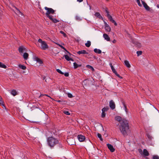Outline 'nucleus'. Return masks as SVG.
<instances>
[{
  "instance_id": "obj_1",
  "label": "nucleus",
  "mask_w": 159,
  "mask_h": 159,
  "mask_svg": "<svg viewBox=\"0 0 159 159\" xmlns=\"http://www.w3.org/2000/svg\"><path fill=\"white\" fill-rule=\"evenodd\" d=\"M116 120L120 122L121 124L120 126V130L124 135H127V131L129 129L128 123L125 119H123L120 116L115 117Z\"/></svg>"
},
{
  "instance_id": "obj_2",
  "label": "nucleus",
  "mask_w": 159,
  "mask_h": 159,
  "mask_svg": "<svg viewBox=\"0 0 159 159\" xmlns=\"http://www.w3.org/2000/svg\"><path fill=\"white\" fill-rule=\"evenodd\" d=\"M47 141L48 145L51 148H53L59 143L58 140L52 137L48 138Z\"/></svg>"
},
{
  "instance_id": "obj_3",
  "label": "nucleus",
  "mask_w": 159,
  "mask_h": 159,
  "mask_svg": "<svg viewBox=\"0 0 159 159\" xmlns=\"http://www.w3.org/2000/svg\"><path fill=\"white\" fill-rule=\"evenodd\" d=\"M44 9L47 11L45 14L46 16L48 18L52 16L50 15V14H54L55 13V11L52 8L46 7H44Z\"/></svg>"
},
{
  "instance_id": "obj_4",
  "label": "nucleus",
  "mask_w": 159,
  "mask_h": 159,
  "mask_svg": "<svg viewBox=\"0 0 159 159\" xmlns=\"http://www.w3.org/2000/svg\"><path fill=\"white\" fill-rule=\"evenodd\" d=\"M103 9L107 13V16L110 21L113 23L115 26H116L117 25V24L116 21L114 20H113L112 17L110 15V13L108 11V8L107 7H105L103 8Z\"/></svg>"
},
{
  "instance_id": "obj_5",
  "label": "nucleus",
  "mask_w": 159,
  "mask_h": 159,
  "mask_svg": "<svg viewBox=\"0 0 159 159\" xmlns=\"http://www.w3.org/2000/svg\"><path fill=\"white\" fill-rule=\"evenodd\" d=\"M38 42L41 43V48L42 49L45 50L46 49L48 48V45L45 42L43 41L40 39H39Z\"/></svg>"
},
{
  "instance_id": "obj_6",
  "label": "nucleus",
  "mask_w": 159,
  "mask_h": 159,
  "mask_svg": "<svg viewBox=\"0 0 159 159\" xmlns=\"http://www.w3.org/2000/svg\"><path fill=\"white\" fill-rule=\"evenodd\" d=\"M131 41L132 43L134 44L137 46L139 47L141 46V43L137 42L135 39L131 38Z\"/></svg>"
},
{
  "instance_id": "obj_7",
  "label": "nucleus",
  "mask_w": 159,
  "mask_h": 159,
  "mask_svg": "<svg viewBox=\"0 0 159 159\" xmlns=\"http://www.w3.org/2000/svg\"><path fill=\"white\" fill-rule=\"evenodd\" d=\"M109 106L110 108L112 109H114L116 107L115 103L112 100L110 101L109 102Z\"/></svg>"
},
{
  "instance_id": "obj_8",
  "label": "nucleus",
  "mask_w": 159,
  "mask_h": 159,
  "mask_svg": "<svg viewBox=\"0 0 159 159\" xmlns=\"http://www.w3.org/2000/svg\"><path fill=\"white\" fill-rule=\"evenodd\" d=\"M77 138L79 140L80 142L84 141L85 139V136L81 134L78 135Z\"/></svg>"
},
{
  "instance_id": "obj_9",
  "label": "nucleus",
  "mask_w": 159,
  "mask_h": 159,
  "mask_svg": "<svg viewBox=\"0 0 159 159\" xmlns=\"http://www.w3.org/2000/svg\"><path fill=\"white\" fill-rule=\"evenodd\" d=\"M143 5V7L147 11H149L150 10V7L147 5V3L143 1H141Z\"/></svg>"
},
{
  "instance_id": "obj_10",
  "label": "nucleus",
  "mask_w": 159,
  "mask_h": 159,
  "mask_svg": "<svg viewBox=\"0 0 159 159\" xmlns=\"http://www.w3.org/2000/svg\"><path fill=\"white\" fill-rule=\"evenodd\" d=\"M107 145L108 148L111 152H113L115 151V149L113 148V146L111 144H107Z\"/></svg>"
},
{
  "instance_id": "obj_11",
  "label": "nucleus",
  "mask_w": 159,
  "mask_h": 159,
  "mask_svg": "<svg viewBox=\"0 0 159 159\" xmlns=\"http://www.w3.org/2000/svg\"><path fill=\"white\" fill-rule=\"evenodd\" d=\"M105 28V30L107 32H110L111 30V28L106 22H104Z\"/></svg>"
},
{
  "instance_id": "obj_12",
  "label": "nucleus",
  "mask_w": 159,
  "mask_h": 159,
  "mask_svg": "<svg viewBox=\"0 0 159 159\" xmlns=\"http://www.w3.org/2000/svg\"><path fill=\"white\" fill-rule=\"evenodd\" d=\"M53 16H52L48 18L49 19L51 20L53 23H57L59 22V20L56 19L55 18H53Z\"/></svg>"
},
{
  "instance_id": "obj_13",
  "label": "nucleus",
  "mask_w": 159,
  "mask_h": 159,
  "mask_svg": "<svg viewBox=\"0 0 159 159\" xmlns=\"http://www.w3.org/2000/svg\"><path fill=\"white\" fill-rule=\"evenodd\" d=\"M103 37L107 41H110V39L108 35L106 34H103Z\"/></svg>"
},
{
  "instance_id": "obj_14",
  "label": "nucleus",
  "mask_w": 159,
  "mask_h": 159,
  "mask_svg": "<svg viewBox=\"0 0 159 159\" xmlns=\"http://www.w3.org/2000/svg\"><path fill=\"white\" fill-rule=\"evenodd\" d=\"M125 65L128 68H130L131 65L128 60H125L124 61Z\"/></svg>"
},
{
  "instance_id": "obj_15",
  "label": "nucleus",
  "mask_w": 159,
  "mask_h": 159,
  "mask_svg": "<svg viewBox=\"0 0 159 159\" xmlns=\"http://www.w3.org/2000/svg\"><path fill=\"white\" fill-rule=\"evenodd\" d=\"M77 53L79 55L81 54H88V53L86 52V51L85 50H82L80 51H79L77 52Z\"/></svg>"
},
{
  "instance_id": "obj_16",
  "label": "nucleus",
  "mask_w": 159,
  "mask_h": 159,
  "mask_svg": "<svg viewBox=\"0 0 159 159\" xmlns=\"http://www.w3.org/2000/svg\"><path fill=\"white\" fill-rule=\"evenodd\" d=\"M25 48L22 47H20L18 49V50L20 53H23L25 50Z\"/></svg>"
},
{
  "instance_id": "obj_17",
  "label": "nucleus",
  "mask_w": 159,
  "mask_h": 159,
  "mask_svg": "<svg viewBox=\"0 0 159 159\" xmlns=\"http://www.w3.org/2000/svg\"><path fill=\"white\" fill-rule=\"evenodd\" d=\"M143 154L145 156H148L149 155V153L146 149L143 150Z\"/></svg>"
},
{
  "instance_id": "obj_18",
  "label": "nucleus",
  "mask_w": 159,
  "mask_h": 159,
  "mask_svg": "<svg viewBox=\"0 0 159 159\" xmlns=\"http://www.w3.org/2000/svg\"><path fill=\"white\" fill-rule=\"evenodd\" d=\"M112 71L113 72V73H114L115 75L117 76L119 78H120V79H122V77L121 76H120V75L119 74H118L117 72L116 71L115 69H113L112 70Z\"/></svg>"
},
{
  "instance_id": "obj_19",
  "label": "nucleus",
  "mask_w": 159,
  "mask_h": 159,
  "mask_svg": "<svg viewBox=\"0 0 159 159\" xmlns=\"http://www.w3.org/2000/svg\"><path fill=\"white\" fill-rule=\"evenodd\" d=\"M10 93L14 96H15L17 94L16 91L14 89L11 90L10 91Z\"/></svg>"
},
{
  "instance_id": "obj_20",
  "label": "nucleus",
  "mask_w": 159,
  "mask_h": 159,
  "mask_svg": "<svg viewBox=\"0 0 159 159\" xmlns=\"http://www.w3.org/2000/svg\"><path fill=\"white\" fill-rule=\"evenodd\" d=\"M94 15L96 16L97 17L100 19H103L102 17L101 16L100 13L99 12H96V13H95Z\"/></svg>"
},
{
  "instance_id": "obj_21",
  "label": "nucleus",
  "mask_w": 159,
  "mask_h": 159,
  "mask_svg": "<svg viewBox=\"0 0 159 159\" xmlns=\"http://www.w3.org/2000/svg\"><path fill=\"white\" fill-rule=\"evenodd\" d=\"M94 51L95 53L98 54H100L102 52V51L100 50L97 48H95L94 49Z\"/></svg>"
},
{
  "instance_id": "obj_22",
  "label": "nucleus",
  "mask_w": 159,
  "mask_h": 159,
  "mask_svg": "<svg viewBox=\"0 0 159 159\" xmlns=\"http://www.w3.org/2000/svg\"><path fill=\"white\" fill-rule=\"evenodd\" d=\"M28 54L26 52H25L23 55V57L25 60H27L28 59Z\"/></svg>"
},
{
  "instance_id": "obj_23",
  "label": "nucleus",
  "mask_w": 159,
  "mask_h": 159,
  "mask_svg": "<svg viewBox=\"0 0 159 159\" xmlns=\"http://www.w3.org/2000/svg\"><path fill=\"white\" fill-rule=\"evenodd\" d=\"M18 66L20 68L23 70H25L26 69V67L25 66L21 64H19Z\"/></svg>"
},
{
  "instance_id": "obj_24",
  "label": "nucleus",
  "mask_w": 159,
  "mask_h": 159,
  "mask_svg": "<svg viewBox=\"0 0 159 159\" xmlns=\"http://www.w3.org/2000/svg\"><path fill=\"white\" fill-rule=\"evenodd\" d=\"M81 66L80 64H78L76 62L74 63V68L75 69Z\"/></svg>"
},
{
  "instance_id": "obj_25",
  "label": "nucleus",
  "mask_w": 159,
  "mask_h": 159,
  "mask_svg": "<svg viewBox=\"0 0 159 159\" xmlns=\"http://www.w3.org/2000/svg\"><path fill=\"white\" fill-rule=\"evenodd\" d=\"M90 81L88 80H85L83 82V84L84 85H87V84H89Z\"/></svg>"
},
{
  "instance_id": "obj_26",
  "label": "nucleus",
  "mask_w": 159,
  "mask_h": 159,
  "mask_svg": "<svg viewBox=\"0 0 159 159\" xmlns=\"http://www.w3.org/2000/svg\"><path fill=\"white\" fill-rule=\"evenodd\" d=\"M0 67L6 69L7 68V66L1 62H0Z\"/></svg>"
},
{
  "instance_id": "obj_27",
  "label": "nucleus",
  "mask_w": 159,
  "mask_h": 159,
  "mask_svg": "<svg viewBox=\"0 0 159 159\" xmlns=\"http://www.w3.org/2000/svg\"><path fill=\"white\" fill-rule=\"evenodd\" d=\"M91 44V42L89 41H88L87 42V43H86L85 44V45L86 47H89L90 46Z\"/></svg>"
},
{
  "instance_id": "obj_28",
  "label": "nucleus",
  "mask_w": 159,
  "mask_h": 159,
  "mask_svg": "<svg viewBox=\"0 0 159 159\" xmlns=\"http://www.w3.org/2000/svg\"><path fill=\"white\" fill-rule=\"evenodd\" d=\"M122 103L123 105V106L124 107V110H125V111L126 112V113H127L128 112V111H127V107H126V105L125 103V102H122Z\"/></svg>"
},
{
  "instance_id": "obj_29",
  "label": "nucleus",
  "mask_w": 159,
  "mask_h": 159,
  "mask_svg": "<svg viewBox=\"0 0 159 159\" xmlns=\"http://www.w3.org/2000/svg\"><path fill=\"white\" fill-rule=\"evenodd\" d=\"M58 145L57 146V148L58 149H60L62 148L63 147V146L62 144L59 143H58Z\"/></svg>"
},
{
  "instance_id": "obj_30",
  "label": "nucleus",
  "mask_w": 159,
  "mask_h": 159,
  "mask_svg": "<svg viewBox=\"0 0 159 159\" xmlns=\"http://www.w3.org/2000/svg\"><path fill=\"white\" fill-rule=\"evenodd\" d=\"M56 44H57L58 45L59 47H60L61 48L63 49L64 50L66 51V52H67L68 53H70L68 52V51L66 50V49L64 47H63L61 45H60V44H58V43H56Z\"/></svg>"
},
{
  "instance_id": "obj_31",
  "label": "nucleus",
  "mask_w": 159,
  "mask_h": 159,
  "mask_svg": "<svg viewBox=\"0 0 159 159\" xmlns=\"http://www.w3.org/2000/svg\"><path fill=\"white\" fill-rule=\"evenodd\" d=\"M109 108L108 107H104L102 109V111L106 112L107 111L108 109Z\"/></svg>"
},
{
  "instance_id": "obj_32",
  "label": "nucleus",
  "mask_w": 159,
  "mask_h": 159,
  "mask_svg": "<svg viewBox=\"0 0 159 159\" xmlns=\"http://www.w3.org/2000/svg\"><path fill=\"white\" fill-rule=\"evenodd\" d=\"M36 61V63H39V65H42L43 64L42 60H35Z\"/></svg>"
},
{
  "instance_id": "obj_33",
  "label": "nucleus",
  "mask_w": 159,
  "mask_h": 159,
  "mask_svg": "<svg viewBox=\"0 0 159 159\" xmlns=\"http://www.w3.org/2000/svg\"><path fill=\"white\" fill-rule=\"evenodd\" d=\"M64 57L66 60H73L72 59L70 58L69 56L67 55H65Z\"/></svg>"
},
{
  "instance_id": "obj_34",
  "label": "nucleus",
  "mask_w": 159,
  "mask_h": 159,
  "mask_svg": "<svg viewBox=\"0 0 159 159\" xmlns=\"http://www.w3.org/2000/svg\"><path fill=\"white\" fill-rule=\"evenodd\" d=\"M97 136L101 141H102V138L101 134L99 133H98L97 134Z\"/></svg>"
},
{
  "instance_id": "obj_35",
  "label": "nucleus",
  "mask_w": 159,
  "mask_h": 159,
  "mask_svg": "<svg viewBox=\"0 0 159 159\" xmlns=\"http://www.w3.org/2000/svg\"><path fill=\"white\" fill-rule=\"evenodd\" d=\"M86 67L87 68H89V69H91L92 70H94L92 66H90L89 65H87Z\"/></svg>"
},
{
  "instance_id": "obj_36",
  "label": "nucleus",
  "mask_w": 159,
  "mask_h": 159,
  "mask_svg": "<svg viewBox=\"0 0 159 159\" xmlns=\"http://www.w3.org/2000/svg\"><path fill=\"white\" fill-rule=\"evenodd\" d=\"M56 70L58 73H59L63 75L64 74V73L59 69H57Z\"/></svg>"
},
{
  "instance_id": "obj_37",
  "label": "nucleus",
  "mask_w": 159,
  "mask_h": 159,
  "mask_svg": "<svg viewBox=\"0 0 159 159\" xmlns=\"http://www.w3.org/2000/svg\"><path fill=\"white\" fill-rule=\"evenodd\" d=\"M106 113L105 112L102 111V113L101 115V116L102 117L104 118L106 116Z\"/></svg>"
},
{
  "instance_id": "obj_38",
  "label": "nucleus",
  "mask_w": 159,
  "mask_h": 159,
  "mask_svg": "<svg viewBox=\"0 0 159 159\" xmlns=\"http://www.w3.org/2000/svg\"><path fill=\"white\" fill-rule=\"evenodd\" d=\"M4 103L3 100L2 99V98L0 96V105L3 104Z\"/></svg>"
},
{
  "instance_id": "obj_39",
  "label": "nucleus",
  "mask_w": 159,
  "mask_h": 159,
  "mask_svg": "<svg viewBox=\"0 0 159 159\" xmlns=\"http://www.w3.org/2000/svg\"><path fill=\"white\" fill-rule=\"evenodd\" d=\"M142 53V52L141 51H138L137 52V55L138 56H139L140 55H141Z\"/></svg>"
},
{
  "instance_id": "obj_40",
  "label": "nucleus",
  "mask_w": 159,
  "mask_h": 159,
  "mask_svg": "<svg viewBox=\"0 0 159 159\" xmlns=\"http://www.w3.org/2000/svg\"><path fill=\"white\" fill-rule=\"evenodd\" d=\"M75 19L76 20L80 21L81 20V19L80 18V17L79 16H76L75 17Z\"/></svg>"
},
{
  "instance_id": "obj_41",
  "label": "nucleus",
  "mask_w": 159,
  "mask_h": 159,
  "mask_svg": "<svg viewBox=\"0 0 159 159\" xmlns=\"http://www.w3.org/2000/svg\"><path fill=\"white\" fill-rule=\"evenodd\" d=\"M152 159H159V157L157 155H155L153 157Z\"/></svg>"
},
{
  "instance_id": "obj_42",
  "label": "nucleus",
  "mask_w": 159,
  "mask_h": 159,
  "mask_svg": "<svg viewBox=\"0 0 159 159\" xmlns=\"http://www.w3.org/2000/svg\"><path fill=\"white\" fill-rule=\"evenodd\" d=\"M137 3H138V5L139 6H140V7L142 6V5L140 3V1L139 0H137Z\"/></svg>"
},
{
  "instance_id": "obj_43",
  "label": "nucleus",
  "mask_w": 159,
  "mask_h": 159,
  "mask_svg": "<svg viewBox=\"0 0 159 159\" xmlns=\"http://www.w3.org/2000/svg\"><path fill=\"white\" fill-rule=\"evenodd\" d=\"M67 95H68V96L69 98H72V97H73V96L72 95V94H71L70 93H68L67 94Z\"/></svg>"
},
{
  "instance_id": "obj_44",
  "label": "nucleus",
  "mask_w": 159,
  "mask_h": 159,
  "mask_svg": "<svg viewBox=\"0 0 159 159\" xmlns=\"http://www.w3.org/2000/svg\"><path fill=\"white\" fill-rule=\"evenodd\" d=\"M109 65L111 67L112 70L113 69H115L111 63H110L109 64Z\"/></svg>"
},
{
  "instance_id": "obj_45",
  "label": "nucleus",
  "mask_w": 159,
  "mask_h": 159,
  "mask_svg": "<svg viewBox=\"0 0 159 159\" xmlns=\"http://www.w3.org/2000/svg\"><path fill=\"white\" fill-rule=\"evenodd\" d=\"M56 101H57V102H61V104H63L64 103V102H65L66 101H61V100H57Z\"/></svg>"
},
{
  "instance_id": "obj_46",
  "label": "nucleus",
  "mask_w": 159,
  "mask_h": 159,
  "mask_svg": "<svg viewBox=\"0 0 159 159\" xmlns=\"http://www.w3.org/2000/svg\"><path fill=\"white\" fill-rule=\"evenodd\" d=\"M14 7L15 8V9H16V10L20 13L21 14V15H22V13L20 12L19 9L18 8L16 7L15 6H14Z\"/></svg>"
},
{
  "instance_id": "obj_47",
  "label": "nucleus",
  "mask_w": 159,
  "mask_h": 159,
  "mask_svg": "<svg viewBox=\"0 0 159 159\" xmlns=\"http://www.w3.org/2000/svg\"><path fill=\"white\" fill-rule=\"evenodd\" d=\"M60 33L61 34H63L64 36L65 37L66 36V34L64 32H63L62 31H60Z\"/></svg>"
},
{
  "instance_id": "obj_48",
  "label": "nucleus",
  "mask_w": 159,
  "mask_h": 159,
  "mask_svg": "<svg viewBox=\"0 0 159 159\" xmlns=\"http://www.w3.org/2000/svg\"><path fill=\"white\" fill-rule=\"evenodd\" d=\"M1 105L2 106V108H3V109L6 110V108L5 105L4 103H3V104H1Z\"/></svg>"
},
{
  "instance_id": "obj_49",
  "label": "nucleus",
  "mask_w": 159,
  "mask_h": 159,
  "mask_svg": "<svg viewBox=\"0 0 159 159\" xmlns=\"http://www.w3.org/2000/svg\"><path fill=\"white\" fill-rule=\"evenodd\" d=\"M33 59H34V60H41L38 57H36L35 56H34V57Z\"/></svg>"
},
{
  "instance_id": "obj_50",
  "label": "nucleus",
  "mask_w": 159,
  "mask_h": 159,
  "mask_svg": "<svg viewBox=\"0 0 159 159\" xmlns=\"http://www.w3.org/2000/svg\"><path fill=\"white\" fill-rule=\"evenodd\" d=\"M64 113L65 114H66V115H69L70 114V113L68 111H65L64 112Z\"/></svg>"
},
{
  "instance_id": "obj_51",
  "label": "nucleus",
  "mask_w": 159,
  "mask_h": 159,
  "mask_svg": "<svg viewBox=\"0 0 159 159\" xmlns=\"http://www.w3.org/2000/svg\"><path fill=\"white\" fill-rule=\"evenodd\" d=\"M64 74V75L66 77H68L69 75V73L68 72L66 73H65Z\"/></svg>"
},
{
  "instance_id": "obj_52",
  "label": "nucleus",
  "mask_w": 159,
  "mask_h": 159,
  "mask_svg": "<svg viewBox=\"0 0 159 159\" xmlns=\"http://www.w3.org/2000/svg\"><path fill=\"white\" fill-rule=\"evenodd\" d=\"M40 11L41 13H42L43 14H44V13L43 12V10L41 9Z\"/></svg>"
},
{
  "instance_id": "obj_53",
  "label": "nucleus",
  "mask_w": 159,
  "mask_h": 159,
  "mask_svg": "<svg viewBox=\"0 0 159 159\" xmlns=\"http://www.w3.org/2000/svg\"><path fill=\"white\" fill-rule=\"evenodd\" d=\"M83 0H77V1L78 2H81L83 1Z\"/></svg>"
},
{
  "instance_id": "obj_54",
  "label": "nucleus",
  "mask_w": 159,
  "mask_h": 159,
  "mask_svg": "<svg viewBox=\"0 0 159 159\" xmlns=\"http://www.w3.org/2000/svg\"><path fill=\"white\" fill-rule=\"evenodd\" d=\"M116 42V40L115 39H114L112 41V42L114 43H115Z\"/></svg>"
},
{
  "instance_id": "obj_55",
  "label": "nucleus",
  "mask_w": 159,
  "mask_h": 159,
  "mask_svg": "<svg viewBox=\"0 0 159 159\" xmlns=\"http://www.w3.org/2000/svg\"><path fill=\"white\" fill-rule=\"evenodd\" d=\"M44 96H46L48 97H49L50 98H51L49 95H48L47 94H44Z\"/></svg>"
},
{
  "instance_id": "obj_56",
  "label": "nucleus",
  "mask_w": 159,
  "mask_h": 159,
  "mask_svg": "<svg viewBox=\"0 0 159 159\" xmlns=\"http://www.w3.org/2000/svg\"><path fill=\"white\" fill-rule=\"evenodd\" d=\"M147 136H148V138L149 139H150L151 138V137L149 135H148Z\"/></svg>"
},
{
  "instance_id": "obj_57",
  "label": "nucleus",
  "mask_w": 159,
  "mask_h": 159,
  "mask_svg": "<svg viewBox=\"0 0 159 159\" xmlns=\"http://www.w3.org/2000/svg\"><path fill=\"white\" fill-rule=\"evenodd\" d=\"M157 8H159V4H157Z\"/></svg>"
},
{
  "instance_id": "obj_58",
  "label": "nucleus",
  "mask_w": 159,
  "mask_h": 159,
  "mask_svg": "<svg viewBox=\"0 0 159 159\" xmlns=\"http://www.w3.org/2000/svg\"><path fill=\"white\" fill-rule=\"evenodd\" d=\"M2 14V11L0 10V15Z\"/></svg>"
},
{
  "instance_id": "obj_59",
  "label": "nucleus",
  "mask_w": 159,
  "mask_h": 159,
  "mask_svg": "<svg viewBox=\"0 0 159 159\" xmlns=\"http://www.w3.org/2000/svg\"><path fill=\"white\" fill-rule=\"evenodd\" d=\"M44 95V94H42L40 95V96H43Z\"/></svg>"
},
{
  "instance_id": "obj_60",
  "label": "nucleus",
  "mask_w": 159,
  "mask_h": 159,
  "mask_svg": "<svg viewBox=\"0 0 159 159\" xmlns=\"http://www.w3.org/2000/svg\"><path fill=\"white\" fill-rule=\"evenodd\" d=\"M69 144H70V145H73V143H69Z\"/></svg>"
},
{
  "instance_id": "obj_61",
  "label": "nucleus",
  "mask_w": 159,
  "mask_h": 159,
  "mask_svg": "<svg viewBox=\"0 0 159 159\" xmlns=\"http://www.w3.org/2000/svg\"><path fill=\"white\" fill-rule=\"evenodd\" d=\"M68 141H67V142H68V141H70V140L69 139H68Z\"/></svg>"
},
{
  "instance_id": "obj_62",
  "label": "nucleus",
  "mask_w": 159,
  "mask_h": 159,
  "mask_svg": "<svg viewBox=\"0 0 159 159\" xmlns=\"http://www.w3.org/2000/svg\"><path fill=\"white\" fill-rule=\"evenodd\" d=\"M72 140L73 141H74V140L73 139H72Z\"/></svg>"
}]
</instances>
